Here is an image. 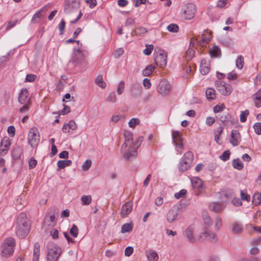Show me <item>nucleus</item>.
I'll list each match as a JSON object with an SVG mask.
<instances>
[{"instance_id": "43", "label": "nucleus", "mask_w": 261, "mask_h": 261, "mask_svg": "<svg viewBox=\"0 0 261 261\" xmlns=\"http://www.w3.org/2000/svg\"><path fill=\"white\" fill-rule=\"evenodd\" d=\"M92 165V161L90 160H86L82 165V169L83 171H87L91 167Z\"/></svg>"}, {"instance_id": "60", "label": "nucleus", "mask_w": 261, "mask_h": 261, "mask_svg": "<svg viewBox=\"0 0 261 261\" xmlns=\"http://www.w3.org/2000/svg\"><path fill=\"white\" fill-rule=\"evenodd\" d=\"M153 49V46L152 45H146V48L143 50V53L146 55H150Z\"/></svg>"}, {"instance_id": "37", "label": "nucleus", "mask_w": 261, "mask_h": 261, "mask_svg": "<svg viewBox=\"0 0 261 261\" xmlns=\"http://www.w3.org/2000/svg\"><path fill=\"white\" fill-rule=\"evenodd\" d=\"M148 259L149 261H157L159 258L158 254L155 252L149 251L146 253Z\"/></svg>"}, {"instance_id": "36", "label": "nucleus", "mask_w": 261, "mask_h": 261, "mask_svg": "<svg viewBox=\"0 0 261 261\" xmlns=\"http://www.w3.org/2000/svg\"><path fill=\"white\" fill-rule=\"evenodd\" d=\"M232 166L234 168L238 170H241L243 168V164L239 159H234L232 163Z\"/></svg>"}, {"instance_id": "13", "label": "nucleus", "mask_w": 261, "mask_h": 261, "mask_svg": "<svg viewBox=\"0 0 261 261\" xmlns=\"http://www.w3.org/2000/svg\"><path fill=\"white\" fill-rule=\"evenodd\" d=\"M133 205L132 201H128L122 205L120 213L122 218L126 217L131 213L133 210Z\"/></svg>"}, {"instance_id": "15", "label": "nucleus", "mask_w": 261, "mask_h": 261, "mask_svg": "<svg viewBox=\"0 0 261 261\" xmlns=\"http://www.w3.org/2000/svg\"><path fill=\"white\" fill-rule=\"evenodd\" d=\"M178 209L176 207H173L170 209L166 214L167 221L171 223L177 219Z\"/></svg>"}, {"instance_id": "3", "label": "nucleus", "mask_w": 261, "mask_h": 261, "mask_svg": "<svg viewBox=\"0 0 261 261\" xmlns=\"http://www.w3.org/2000/svg\"><path fill=\"white\" fill-rule=\"evenodd\" d=\"M15 240L12 238L6 239L2 245V255L5 257L11 256L14 252Z\"/></svg>"}, {"instance_id": "25", "label": "nucleus", "mask_w": 261, "mask_h": 261, "mask_svg": "<svg viewBox=\"0 0 261 261\" xmlns=\"http://www.w3.org/2000/svg\"><path fill=\"white\" fill-rule=\"evenodd\" d=\"M172 139L174 144L182 141L180 133L178 130H173L172 133Z\"/></svg>"}, {"instance_id": "40", "label": "nucleus", "mask_w": 261, "mask_h": 261, "mask_svg": "<svg viewBox=\"0 0 261 261\" xmlns=\"http://www.w3.org/2000/svg\"><path fill=\"white\" fill-rule=\"evenodd\" d=\"M243 230L242 226L238 223H234L232 225V231L234 233H240Z\"/></svg>"}, {"instance_id": "46", "label": "nucleus", "mask_w": 261, "mask_h": 261, "mask_svg": "<svg viewBox=\"0 0 261 261\" xmlns=\"http://www.w3.org/2000/svg\"><path fill=\"white\" fill-rule=\"evenodd\" d=\"M96 84L102 88H105L106 87V83L103 81L101 76H98L95 80Z\"/></svg>"}, {"instance_id": "20", "label": "nucleus", "mask_w": 261, "mask_h": 261, "mask_svg": "<svg viewBox=\"0 0 261 261\" xmlns=\"http://www.w3.org/2000/svg\"><path fill=\"white\" fill-rule=\"evenodd\" d=\"M200 71L202 74L205 75L210 71V64L208 61L202 59L200 66Z\"/></svg>"}, {"instance_id": "27", "label": "nucleus", "mask_w": 261, "mask_h": 261, "mask_svg": "<svg viewBox=\"0 0 261 261\" xmlns=\"http://www.w3.org/2000/svg\"><path fill=\"white\" fill-rule=\"evenodd\" d=\"M218 118L223 123L226 124L230 122L231 117L228 113H226L218 115Z\"/></svg>"}, {"instance_id": "11", "label": "nucleus", "mask_w": 261, "mask_h": 261, "mask_svg": "<svg viewBox=\"0 0 261 261\" xmlns=\"http://www.w3.org/2000/svg\"><path fill=\"white\" fill-rule=\"evenodd\" d=\"M184 16L187 19L193 18L196 12L195 6L192 3L185 5L182 8Z\"/></svg>"}, {"instance_id": "32", "label": "nucleus", "mask_w": 261, "mask_h": 261, "mask_svg": "<svg viewBox=\"0 0 261 261\" xmlns=\"http://www.w3.org/2000/svg\"><path fill=\"white\" fill-rule=\"evenodd\" d=\"M42 10H40L37 11L33 16L31 21L32 23H36L40 21L42 17Z\"/></svg>"}, {"instance_id": "35", "label": "nucleus", "mask_w": 261, "mask_h": 261, "mask_svg": "<svg viewBox=\"0 0 261 261\" xmlns=\"http://www.w3.org/2000/svg\"><path fill=\"white\" fill-rule=\"evenodd\" d=\"M154 69L155 66L152 65H149L142 71V74L144 76H149L152 73Z\"/></svg>"}, {"instance_id": "23", "label": "nucleus", "mask_w": 261, "mask_h": 261, "mask_svg": "<svg viewBox=\"0 0 261 261\" xmlns=\"http://www.w3.org/2000/svg\"><path fill=\"white\" fill-rule=\"evenodd\" d=\"M125 139L124 143L122 145L132 146L133 144V135L129 132H125L124 134Z\"/></svg>"}, {"instance_id": "52", "label": "nucleus", "mask_w": 261, "mask_h": 261, "mask_svg": "<svg viewBox=\"0 0 261 261\" xmlns=\"http://www.w3.org/2000/svg\"><path fill=\"white\" fill-rule=\"evenodd\" d=\"M249 114L248 110H246L244 111H242L240 114V121L242 122H245L246 121L247 117Z\"/></svg>"}, {"instance_id": "57", "label": "nucleus", "mask_w": 261, "mask_h": 261, "mask_svg": "<svg viewBox=\"0 0 261 261\" xmlns=\"http://www.w3.org/2000/svg\"><path fill=\"white\" fill-rule=\"evenodd\" d=\"M255 132L257 135H261V122L255 123L253 126Z\"/></svg>"}, {"instance_id": "44", "label": "nucleus", "mask_w": 261, "mask_h": 261, "mask_svg": "<svg viewBox=\"0 0 261 261\" xmlns=\"http://www.w3.org/2000/svg\"><path fill=\"white\" fill-rule=\"evenodd\" d=\"M140 120L137 118H132L128 122V126L130 128H135L137 125L139 124Z\"/></svg>"}, {"instance_id": "53", "label": "nucleus", "mask_w": 261, "mask_h": 261, "mask_svg": "<svg viewBox=\"0 0 261 261\" xmlns=\"http://www.w3.org/2000/svg\"><path fill=\"white\" fill-rule=\"evenodd\" d=\"M220 49L218 46H214L210 51V53L212 57H216L219 54Z\"/></svg>"}, {"instance_id": "14", "label": "nucleus", "mask_w": 261, "mask_h": 261, "mask_svg": "<svg viewBox=\"0 0 261 261\" xmlns=\"http://www.w3.org/2000/svg\"><path fill=\"white\" fill-rule=\"evenodd\" d=\"M216 238V234L214 232L207 230L201 232L199 234L198 239L200 241H213L215 240Z\"/></svg>"}, {"instance_id": "22", "label": "nucleus", "mask_w": 261, "mask_h": 261, "mask_svg": "<svg viewBox=\"0 0 261 261\" xmlns=\"http://www.w3.org/2000/svg\"><path fill=\"white\" fill-rule=\"evenodd\" d=\"M212 38L211 32L208 31H204L201 35V40L200 45L203 46L207 44Z\"/></svg>"}, {"instance_id": "24", "label": "nucleus", "mask_w": 261, "mask_h": 261, "mask_svg": "<svg viewBox=\"0 0 261 261\" xmlns=\"http://www.w3.org/2000/svg\"><path fill=\"white\" fill-rule=\"evenodd\" d=\"M222 204L217 202H211L209 205L210 210L216 213H219L222 210Z\"/></svg>"}, {"instance_id": "16", "label": "nucleus", "mask_w": 261, "mask_h": 261, "mask_svg": "<svg viewBox=\"0 0 261 261\" xmlns=\"http://www.w3.org/2000/svg\"><path fill=\"white\" fill-rule=\"evenodd\" d=\"M194 228L192 226L188 227L185 231L184 234L187 240L191 243H195L198 239L194 235Z\"/></svg>"}, {"instance_id": "56", "label": "nucleus", "mask_w": 261, "mask_h": 261, "mask_svg": "<svg viewBox=\"0 0 261 261\" xmlns=\"http://www.w3.org/2000/svg\"><path fill=\"white\" fill-rule=\"evenodd\" d=\"M143 141V138L140 137H139L135 142H133V147L136 148L137 150L139 146H140L141 142Z\"/></svg>"}, {"instance_id": "9", "label": "nucleus", "mask_w": 261, "mask_h": 261, "mask_svg": "<svg viewBox=\"0 0 261 261\" xmlns=\"http://www.w3.org/2000/svg\"><path fill=\"white\" fill-rule=\"evenodd\" d=\"M61 253V249L56 245H48V251L47 254V261H57Z\"/></svg>"}, {"instance_id": "30", "label": "nucleus", "mask_w": 261, "mask_h": 261, "mask_svg": "<svg viewBox=\"0 0 261 261\" xmlns=\"http://www.w3.org/2000/svg\"><path fill=\"white\" fill-rule=\"evenodd\" d=\"M72 164L71 160H60L57 162V166L59 169H63L66 167L70 166Z\"/></svg>"}, {"instance_id": "50", "label": "nucleus", "mask_w": 261, "mask_h": 261, "mask_svg": "<svg viewBox=\"0 0 261 261\" xmlns=\"http://www.w3.org/2000/svg\"><path fill=\"white\" fill-rule=\"evenodd\" d=\"M230 155V152L229 150H227L224 151L223 154L221 155L219 158L222 161L225 162L229 159Z\"/></svg>"}, {"instance_id": "41", "label": "nucleus", "mask_w": 261, "mask_h": 261, "mask_svg": "<svg viewBox=\"0 0 261 261\" xmlns=\"http://www.w3.org/2000/svg\"><path fill=\"white\" fill-rule=\"evenodd\" d=\"M253 100L256 107H261V97L258 92L255 93L253 95Z\"/></svg>"}, {"instance_id": "28", "label": "nucleus", "mask_w": 261, "mask_h": 261, "mask_svg": "<svg viewBox=\"0 0 261 261\" xmlns=\"http://www.w3.org/2000/svg\"><path fill=\"white\" fill-rule=\"evenodd\" d=\"M105 101L110 103H114L117 101V97L114 93H110L106 95Z\"/></svg>"}, {"instance_id": "1", "label": "nucleus", "mask_w": 261, "mask_h": 261, "mask_svg": "<svg viewBox=\"0 0 261 261\" xmlns=\"http://www.w3.org/2000/svg\"><path fill=\"white\" fill-rule=\"evenodd\" d=\"M80 0H66L64 12L69 15L73 16L77 15L76 18L70 21L71 23L76 22L82 16V13L80 10Z\"/></svg>"}, {"instance_id": "47", "label": "nucleus", "mask_w": 261, "mask_h": 261, "mask_svg": "<svg viewBox=\"0 0 261 261\" xmlns=\"http://www.w3.org/2000/svg\"><path fill=\"white\" fill-rule=\"evenodd\" d=\"M70 233L74 238H76L77 237L79 234V229L75 224L72 225L70 230Z\"/></svg>"}, {"instance_id": "17", "label": "nucleus", "mask_w": 261, "mask_h": 261, "mask_svg": "<svg viewBox=\"0 0 261 261\" xmlns=\"http://www.w3.org/2000/svg\"><path fill=\"white\" fill-rule=\"evenodd\" d=\"M29 92L27 89H21L18 96V101L20 104L30 103V98L29 97Z\"/></svg>"}, {"instance_id": "21", "label": "nucleus", "mask_w": 261, "mask_h": 261, "mask_svg": "<svg viewBox=\"0 0 261 261\" xmlns=\"http://www.w3.org/2000/svg\"><path fill=\"white\" fill-rule=\"evenodd\" d=\"M197 41L196 39H192L190 41V47L188 49L186 53V58L187 60H191L194 56L195 50L194 48V44L195 42Z\"/></svg>"}, {"instance_id": "55", "label": "nucleus", "mask_w": 261, "mask_h": 261, "mask_svg": "<svg viewBox=\"0 0 261 261\" xmlns=\"http://www.w3.org/2000/svg\"><path fill=\"white\" fill-rule=\"evenodd\" d=\"M203 219L204 223L205 225H206L207 226H210L212 225V221L210 217L208 215H207V214L203 215Z\"/></svg>"}, {"instance_id": "5", "label": "nucleus", "mask_w": 261, "mask_h": 261, "mask_svg": "<svg viewBox=\"0 0 261 261\" xmlns=\"http://www.w3.org/2000/svg\"><path fill=\"white\" fill-rule=\"evenodd\" d=\"M193 155L191 152H186L181 158L179 164V170L182 172L187 170L193 163Z\"/></svg>"}, {"instance_id": "64", "label": "nucleus", "mask_w": 261, "mask_h": 261, "mask_svg": "<svg viewBox=\"0 0 261 261\" xmlns=\"http://www.w3.org/2000/svg\"><path fill=\"white\" fill-rule=\"evenodd\" d=\"M36 78V75H35L34 74H28L26 76L25 81L27 82H33V81H35Z\"/></svg>"}, {"instance_id": "51", "label": "nucleus", "mask_w": 261, "mask_h": 261, "mask_svg": "<svg viewBox=\"0 0 261 261\" xmlns=\"http://www.w3.org/2000/svg\"><path fill=\"white\" fill-rule=\"evenodd\" d=\"M241 197L242 200H246L247 201H249L250 200V196L249 194L247 193L246 190H242L241 191Z\"/></svg>"}, {"instance_id": "48", "label": "nucleus", "mask_w": 261, "mask_h": 261, "mask_svg": "<svg viewBox=\"0 0 261 261\" xmlns=\"http://www.w3.org/2000/svg\"><path fill=\"white\" fill-rule=\"evenodd\" d=\"M167 29L168 31L173 33L177 32L179 30L178 26L174 23H171L168 25Z\"/></svg>"}, {"instance_id": "8", "label": "nucleus", "mask_w": 261, "mask_h": 261, "mask_svg": "<svg viewBox=\"0 0 261 261\" xmlns=\"http://www.w3.org/2000/svg\"><path fill=\"white\" fill-rule=\"evenodd\" d=\"M215 86L219 92L224 96H228L232 92L231 86L221 80L216 81Z\"/></svg>"}, {"instance_id": "19", "label": "nucleus", "mask_w": 261, "mask_h": 261, "mask_svg": "<svg viewBox=\"0 0 261 261\" xmlns=\"http://www.w3.org/2000/svg\"><path fill=\"white\" fill-rule=\"evenodd\" d=\"M11 145V142L9 138L3 139L0 144V155L5 154Z\"/></svg>"}, {"instance_id": "10", "label": "nucleus", "mask_w": 261, "mask_h": 261, "mask_svg": "<svg viewBox=\"0 0 261 261\" xmlns=\"http://www.w3.org/2000/svg\"><path fill=\"white\" fill-rule=\"evenodd\" d=\"M86 54L80 49H74L71 55V62L75 64H82L85 60Z\"/></svg>"}, {"instance_id": "7", "label": "nucleus", "mask_w": 261, "mask_h": 261, "mask_svg": "<svg viewBox=\"0 0 261 261\" xmlns=\"http://www.w3.org/2000/svg\"><path fill=\"white\" fill-rule=\"evenodd\" d=\"M40 134L39 130L35 127H32L29 132L28 140L32 147H36L40 141Z\"/></svg>"}, {"instance_id": "6", "label": "nucleus", "mask_w": 261, "mask_h": 261, "mask_svg": "<svg viewBox=\"0 0 261 261\" xmlns=\"http://www.w3.org/2000/svg\"><path fill=\"white\" fill-rule=\"evenodd\" d=\"M154 61L156 65L160 67H165L167 64V54L163 50L155 48L154 53Z\"/></svg>"}, {"instance_id": "2", "label": "nucleus", "mask_w": 261, "mask_h": 261, "mask_svg": "<svg viewBox=\"0 0 261 261\" xmlns=\"http://www.w3.org/2000/svg\"><path fill=\"white\" fill-rule=\"evenodd\" d=\"M30 224L27 220L26 215L21 213L18 216L16 225V233L19 238L25 237L30 232Z\"/></svg>"}, {"instance_id": "61", "label": "nucleus", "mask_w": 261, "mask_h": 261, "mask_svg": "<svg viewBox=\"0 0 261 261\" xmlns=\"http://www.w3.org/2000/svg\"><path fill=\"white\" fill-rule=\"evenodd\" d=\"M37 164V161L34 158H31L29 161V167L30 169L34 168Z\"/></svg>"}, {"instance_id": "54", "label": "nucleus", "mask_w": 261, "mask_h": 261, "mask_svg": "<svg viewBox=\"0 0 261 261\" xmlns=\"http://www.w3.org/2000/svg\"><path fill=\"white\" fill-rule=\"evenodd\" d=\"M187 194V190L185 189L181 190L179 192L174 194V197L176 199H179L184 197Z\"/></svg>"}, {"instance_id": "58", "label": "nucleus", "mask_w": 261, "mask_h": 261, "mask_svg": "<svg viewBox=\"0 0 261 261\" xmlns=\"http://www.w3.org/2000/svg\"><path fill=\"white\" fill-rule=\"evenodd\" d=\"M20 149L19 147H16L13 150V156L15 159H18L20 156Z\"/></svg>"}, {"instance_id": "42", "label": "nucleus", "mask_w": 261, "mask_h": 261, "mask_svg": "<svg viewBox=\"0 0 261 261\" xmlns=\"http://www.w3.org/2000/svg\"><path fill=\"white\" fill-rule=\"evenodd\" d=\"M83 205H89L92 201L91 195H83L81 197Z\"/></svg>"}, {"instance_id": "45", "label": "nucleus", "mask_w": 261, "mask_h": 261, "mask_svg": "<svg viewBox=\"0 0 261 261\" xmlns=\"http://www.w3.org/2000/svg\"><path fill=\"white\" fill-rule=\"evenodd\" d=\"M215 227L217 230H219L222 227V218L220 217H217L215 219Z\"/></svg>"}, {"instance_id": "18", "label": "nucleus", "mask_w": 261, "mask_h": 261, "mask_svg": "<svg viewBox=\"0 0 261 261\" xmlns=\"http://www.w3.org/2000/svg\"><path fill=\"white\" fill-rule=\"evenodd\" d=\"M241 141V136L239 131L233 129L231 131L230 142L233 146H237Z\"/></svg>"}, {"instance_id": "29", "label": "nucleus", "mask_w": 261, "mask_h": 261, "mask_svg": "<svg viewBox=\"0 0 261 261\" xmlns=\"http://www.w3.org/2000/svg\"><path fill=\"white\" fill-rule=\"evenodd\" d=\"M192 186L196 188H201L202 186V181L197 177H192L191 179Z\"/></svg>"}, {"instance_id": "4", "label": "nucleus", "mask_w": 261, "mask_h": 261, "mask_svg": "<svg viewBox=\"0 0 261 261\" xmlns=\"http://www.w3.org/2000/svg\"><path fill=\"white\" fill-rule=\"evenodd\" d=\"M120 152L123 158L127 161H132L138 154V150L133 146L122 145Z\"/></svg>"}, {"instance_id": "34", "label": "nucleus", "mask_w": 261, "mask_h": 261, "mask_svg": "<svg viewBox=\"0 0 261 261\" xmlns=\"http://www.w3.org/2000/svg\"><path fill=\"white\" fill-rule=\"evenodd\" d=\"M132 223H125L121 226V232L122 233L129 232L132 231Z\"/></svg>"}, {"instance_id": "33", "label": "nucleus", "mask_w": 261, "mask_h": 261, "mask_svg": "<svg viewBox=\"0 0 261 261\" xmlns=\"http://www.w3.org/2000/svg\"><path fill=\"white\" fill-rule=\"evenodd\" d=\"M244 63V58L241 56H238L236 60V66L238 69H242Z\"/></svg>"}, {"instance_id": "31", "label": "nucleus", "mask_w": 261, "mask_h": 261, "mask_svg": "<svg viewBox=\"0 0 261 261\" xmlns=\"http://www.w3.org/2000/svg\"><path fill=\"white\" fill-rule=\"evenodd\" d=\"M205 95L208 99H214L216 97L215 90L211 88H207L205 91Z\"/></svg>"}, {"instance_id": "26", "label": "nucleus", "mask_w": 261, "mask_h": 261, "mask_svg": "<svg viewBox=\"0 0 261 261\" xmlns=\"http://www.w3.org/2000/svg\"><path fill=\"white\" fill-rule=\"evenodd\" d=\"M40 256V245L36 243L34 245V253L32 261H39Z\"/></svg>"}, {"instance_id": "12", "label": "nucleus", "mask_w": 261, "mask_h": 261, "mask_svg": "<svg viewBox=\"0 0 261 261\" xmlns=\"http://www.w3.org/2000/svg\"><path fill=\"white\" fill-rule=\"evenodd\" d=\"M171 90V85L166 80H162L157 87L158 92L163 95L168 94Z\"/></svg>"}, {"instance_id": "59", "label": "nucleus", "mask_w": 261, "mask_h": 261, "mask_svg": "<svg viewBox=\"0 0 261 261\" xmlns=\"http://www.w3.org/2000/svg\"><path fill=\"white\" fill-rule=\"evenodd\" d=\"M225 106L223 104L221 105H217L213 108V111L215 113H219L223 110Z\"/></svg>"}, {"instance_id": "38", "label": "nucleus", "mask_w": 261, "mask_h": 261, "mask_svg": "<svg viewBox=\"0 0 261 261\" xmlns=\"http://www.w3.org/2000/svg\"><path fill=\"white\" fill-rule=\"evenodd\" d=\"M252 203L255 205H259L261 203V194L255 193L252 197Z\"/></svg>"}, {"instance_id": "39", "label": "nucleus", "mask_w": 261, "mask_h": 261, "mask_svg": "<svg viewBox=\"0 0 261 261\" xmlns=\"http://www.w3.org/2000/svg\"><path fill=\"white\" fill-rule=\"evenodd\" d=\"M125 88V82L123 81H121L118 84L117 86V93L118 95L122 94L124 91Z\"/></svg>"}, {"instance_id": "63", "label": "nucleus", "mask_w": 261, "mask_h": 261, "mask_svg": "<svg viewBox=\"0 0 261 261\" xmlns=\"http://www.w3.org/2000/svg\"><path fill=\"white\" fill-rule=\"evenodd\" d=\"M143 85L144 87L147 89H149L151 86V84L150 80L147 78H145L143 80Z\"/></svg>"}, {"instance_id": "62", "label": "nucleus", "mask_w": 261, "mask_h": 261, "mask_svg": "<svg viewBox=\"0 0 261 261\" xmlns=\"http://www.w3.org/2000/svg\"><path fill=\"white\" fill-rule=\"evenodd\" d=\"M8 133L9 135V136L11 137H13L15 136V128L14 126H9L8 127Z\"/></svg>"}, {"instance_id": "49", "label": "nucleus", "mask_w": 261, "mask_h": 261, "mask_svg": "<svg viewBox=\"0 0 261 261\" xmlns=\"http://www.w3.org/2000/svg\"><path fill=\"white\" fill-rule=\"evenodd\" d=\"M147 32V29L144 27H139L135 31V34L136 35L142 36Z\"/></svg>"}]
</instances>
